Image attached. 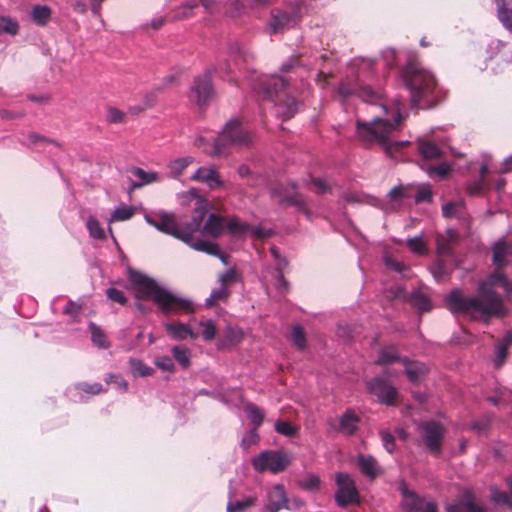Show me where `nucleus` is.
Returning a JSON list of instances; mask_svg holds the SVG:
<instances>
[{"label":"nucleus","mask_w":512,"mask_h":512,"mask_svg":"<svg viewBox=\"0 0 512 512\" xmlns=\"http://www.w3.org/2000/svg\"><path fill=\"white\" fill-rule=\"evenodd\" d=\"M498 286L508 295L512 293V281L503 273L496 271L486 281L480 283L477 296H466L459 289L453 290L446 297L447 307L453 314H463L473 319L487 320L492 316L502 315V298L494 291Z\"/></svg>","instance_id":"obj_1"},{"label":"nucleus","mask_w":512,"mask_h":512,"mask_svg":"<svg viewBox=\"0 0 512 512\" xmlns=\"http://www.w3.org/2000/svg\"><path fill=\"white\" fill-rule=\"evenodd\" d=\"M381 109L385 117L377 116L371 121L357 120L356 132L361 140L377 143L388 156L396 157V154L410 143L393 138V133L398 130L403 120L402 103L397 99L390 110L385 105H382Z\"/></svg>","instance_id":"obj_2"},{"label":"nucleus","mask_w":512,"mask_h":512,"mask_svg":"<svg viewBox=\"0 0 512 512\" xmlns=\"http://www.w3.org/2000/svg\"><path fill=\"white\" fill-rule=\"evenodd\" d=\"M129 281L137 298L152 299L163 313L188 314L196 309L192 300L171 293L140 272L130 271Z\"/></svg>","instance_id":"obj_3"},{"label":"nucleus","mask_w":512,"mask_h":512,"mask_svg":"<svg viewBox=\"0 0 512 512\" xmlns=\"http://www.w3.org/2000/svg\"><path fill=\"white\" fill-rule=\"evenodd\" d=\"M145 219L148 224L155 227L157 230L183 241L196 251L218 256L224 264H227L226 256L219 251L216 244L193 237L192 232L188 230V224L186 226H180L176 221L175 215L160 212L155 216H146Z\"/></svg>","instance_id":"obj_4"},{"label":"nucleus","mask_w":512,"mask_h":512,"mask_svg":"<svg viewBox=\"0 0 512 512\" xmlns=\"http://www.w3.org/2000/svg\"><path fill=\"white\" fill-rule=\"evenodd\" d=\"M288 80L278 75H261L257 77L254 83V89L262 93L264 98L276 103L277 113L283 119L293 117L298 111L299 103L291 96L285 93Z\"/></svg>","instance_id":"obj_5"},{"label":"nucleus","mask_w":512,"mask_h":512,"mask_svg":"<svg viewBox=\"0 0 512 512\" xmlns=\"http://www.w3.org/2000/svg\"><path fill=\"white\" fill-rule=\"evenodd\" d=\"M188 194L194 200V215L191 222L188 223V230L192 232V236L195 237L196 232L214 238L221 235L226 227L225 219L218 214L211 213L205 224L202 225L207 212L213 208V205L207 198L198 195L195 189L189 191Z\"/></svg>","instance_id":"obj_6"},{"label":"nucleus","mask_w":512,"mask_h":512,"mask_svg":"<svg viewBox=\"0 0 512 512\" xmlns=\"http://www.w3.org/2000/svg\"><path fill=\"white\" fill-rule=\"evenodd\" d=\"M403 77L414 105L428 98L436 87L435 77L419 63H410L403 71Z\"/></svg>","instance_id":"obj_7"},{"label":"nucleus","mask_w":512,"mask_h":512,"mask_svg":"<svg viewBox=\"0 0 512 512\" xmlns=\"http://www.w3.org/2000/svg\"><path fill=\"white\" fill-rule=\"evenodd\" d=\"M253 141V134L238 119L230 120L215 140L213 149L205 148V153L218 156L228 145L247 146Z\"/></svg>","instance_id":"obj_8"},{"label":"nucleus","mask_w":512,"mask_h":512,"mask_svg":"<svg viewBox=\"0 0 512 512\" xmlns=\"http://www.w3.org/2000/svg\"><path fill=\"white\" fill-rule=\"evenodd\" d=\"M290 463V455L280 450H265L251 459L253 468L260 473L270 471L277 474L285 470Z\"/></svg>","instance_id":"obj_9"},{"label":"nucleus","mask_w":512,"mask_h":512,"mask_svg":"<svg viewBox=\"0 0 512 512\" xmlns=\"http://www.w3.org/2000/svg\"><path fill=\"white\" fill-rule=\"evenodd\" d=\"M418 433L425 447L435 455L441 452L445 428L436 421H423L418 424Z\"/></svg>","instance_id":"obj_10"},{"label":"nucleus","mask_w":512,"mask_h":512,"mask_svg":"<svg viewBox=\"0 0 512 512\" xmlns=\"http://www.w3.org/2000/svg\"><path fill=\"white\" fill-rule=\"evenodd\" d=\"M338 94L344 99L351 95H357L366 102H373L380 97L378 92L371 90L368 86H362L359 79L354 77H347L340 83Z\"/></svg>","instance_id":"obj_11"},{"label":"nucleus","mask_w":512,"mask_h":512,"mask_svg":"<svg viewBox=\"0 0 512 512\" xmlns=\"http://www.w3.org/2000/svg\"><path fill=\"white\" fill-rule=\"evenodd\" d=\"M337 491L335 493L336 503L344 507L350 503L358 502V491L353 479L346 473H337L335 477Z\"/></svg>","instance_id":"obj_12"},{"label":"nucleus","mask_w":512,"mask_h":512,"mask_svg":"<svg viewBox=\"0 0 512 512\" xmlns=\"http://www.w3.org/2000/svg\"><path fill=\"white\" fill-rule=\"evenodd\" d=\"M215 71L216 69L211 68L205 71L203 75L196 77L194 80L190 92V99L199 106L205 105L213 95L211 75Z\"/></svg>","instance_id":"obj_13"},{"label":"nucleus","mask_w":512,"mask_h":512,"mask_svg":"<svg viewBox=\"0 0 512 512\" xmlns=\"http://www.w3.org/2000/svg\"><path fill=\"white\" fill-rule=\"evenodd\" d=\"M264 508L268 512H279L282 509H290L289 498L282 484H275L267 491Z\"/></svg>","instance_id":"obj_14"},{"label":"nucleus","mask_w":512,"mask_h":512,"mask_svg":"<svg viewBox=\"0 0 512 512\" xmlns=\"http://www.w3.org/2000/svg\"><path fill=\"white\" fill-rule=\"evenodd\" d=\"M402 507L405 512H437L432 501L418 497L415 493L402 489Z\"/></svg>","instance_id":"obj_15"},{"label":"nucleus","mask_w":512,"mask_h":512,"mask_svg":"<svg viewBox=\"0 0 512 512\" xmlns=\"http://www.w3.org/2000/svg\"><path fill=\"white\" fill-rule=\"evenodd\" d=\"M190 180L205 184L211 190L218 189L224 184L217 169L214 166L199 167L191 175Z\"/></svg>","instance_id":"obj_16"},{"label":"nucleus","mask_w":512,"mask_h":512,"mask_svg":"<svg viewBox=\"0 0 512 512\" xmlns=\"http://www.w3.org/2000/svg\"><path fill=\"white\" fill-rule=\"evenodd\" d=\"M226 227L229 232L235 236H243L251 234L252 236L262 239L271 235L270 230H265L260 227L251 226L237 218H231L226 222Z\"/></svg>","instance_id":"obj_17"},{"label":"nucleus","mask_w":512,"mask_h":512,"mask_svg":"<svg viewBox=\"0 0 512 512\" xmlns=\"http://www.w3.org/2000/svg\"><path fill=\"white\" fill-rule=\"evenodd\" d=\"M369 392L376 395L381 403L392 404L397 397L396 389L381 378L368 383Z\"/></svg>","instance_id":"obj_18"},{"label":"nucleus","mask_w":512,"mask_h":512,"mask_svg":"<svg viewBox=\"0 0 512 512\" xmlns=\"http://www.w3.org/2000/svg\"><path fill=\"white\" fill-rule=\"evenodd\" d=\"M270 252L275 261V271L272 273L274 285L280 292H285L288 290V282L283 276V271L287 267L288 262L284 257L281 256L277 247L272 246L270 248Z\"/></svg>","instance_id":"obj_19"},{"label":"nucleus","mask_w":512,"mask_h":512,"mask_svg":"<svg viewBox=\"0 0 512 512\" xmlns=\"http://www.w3.org/2000/svg\"><path fill=\"white\" fill-rule=\"evenodd\" d=\"M164 327L169 336L177 341L186 340L188 338L197 339L199 337V333L193 330L188 323L166 322Z\"/></svg>","instance_id":"obj_20"},{"label":"nucleus","mask_w":512,"mask_h":512,"mask_svg":"<svg viewBox=\"0 0 512 512\" xmlns=\"http://www.w3.org/2000/svg\"><path fill=\"white\" fill-rule=\"evenodd\" d=\"M297 18L283 11H275L269 23V27L273 33H281L295 26Z\"/></svg>","instance_id":"obj_21"},{"label":"nucleus","mask_w":512,"mask_h":512,"mask_svg":"<svg viewBox=\"0 0 512 512\" xmlns=\"http://www.w3.org/2000/svg\"><path fill=\"white\" fill-rule=\"evenodd\" d=\"M401 365L411 383L420 382L427 373L426 365L419 361H410L408 358L404 357L403 360H401Z\"/></svg>","instance_id":"obj_22"},{"label":"nucleus","mask_w":512,"mask_h":512,"mask_svg":"<svg viewBox=\"0 0 512 512\" xmlns=\"http://www.w3.org/2000/svg\"><path fill=\"white\" fill-rule=\"evenodd\" d=\"M131 175L136 179L132 183L133 188H139L144 185L156 183L161 181V176L155 171H145L141 168H132Z\"/></svg>","instance_id":"obj_23"},{"label":"nucleus","mask_w":512,"mask_h":512,"mask_svg":"<svg viewBox=\"0 0 512 512\" xmlns=\"http://www.w3.org/2000/svg\"><path fill=\"white\" fill-rule=\"evenodd\" d=\"M195 161L192 156H185L172 159L167 164L168 177L177 179L179 178L184 170Z\"/></svg>","instance_id":"obj_24"},{"label":"nucleus","mask_w":512,"mask_h":512,"mask_svg":"<svg viewBox=\"0 0 512 512\" xmlns=\"http://www.w3.org/2000/svg\"><path fill=\"white\" fill-rule=\"evenodd\" d=\"M495 2L499 21L512 33V0H495Z\"/></svg>","instance_id":"obj_25"},{"label":"nucleus","mask_w":512,"mask_h":512,"mask_svg":"<svg viewBox=\"0 0 512 512\" xmlns=\"http://www.w3.org/2000/svg\"><path fill=\"white\" fill-rule=\"evenodd\" d=\"M359 422L358 416L352 410H347L340 418H339V427L338 431L345 435H352L356 429L357 424Z\"/></svg>","instance_id":"obj_26"},{"label":"nucleus","mask_w":512,"mask_h":512,"mask_svg":"<svg viewBox=\"0 0 512 512\" xmlns=\"http://www.w3.org/2000/svg\"><path fill=\"white\" fill-rule=\"evenodd\" d=\"M95 394V386L85 382L77 383L69 388V395L74 401H85Z\"/></svg>","instance_id":"obj_27"},{"label":"nucleus","mask_w":512,"mask_h":512,"mask_svg":"<svg viewBox=\"0 0 512 512\" xmlns=\"http://www.w3.org/2000/svg\"><path fill=\"white\" fill-rule=\"evenodd\" d=\"M447 512H486L483 508L477 506L470 494L464 496L463 501L447 506Z\"/></svg>","instance_id":"obj_28"},{"label":"nucleus","mask_w":512,"mask_h":512,"mask_svg":"<svg viewBox=\"0 0 512 512\" xmlns=\"http://www.w3.org/2000/svg\"><path fill=\"white\" fill-rule=\"evenodd\" d=\"M418 151L425 160L438 159L442 154L441 149L435 143L428 140H419Z\"/></svg>","instance_id":"obj_29"},{"label":"nucleus","mask_w":512,"mask_h":512,"mask_svg":"<svg viewBox=\"0 0 512 512\" xmlns=\"http://www.w3.org/2000/svg\"><path fill=\"white\" fill-rule=\"evenodd\" d=\"M136 212V207L132 205L120 204L111 213L108 219L109 223L122 222L131 219Z\"/></svg>","instance_id":"obj_30"},{"label":"nucleus","mask_w":512,"mask_h":512,"mask_svg":"<svg viewBox=\"0 0 512 512\" xmlns=\"http://www.w3.org/2000/svg\"><path fill=\"white\" fill-rule=\"evenodd\" d=\"M512 253V246L505 241L500 240L493 246V262L497 266H502L507 256Z\"/></svg>","instance_id":"obj_31"},{"label":"nucleus","mask_w":512,"mask_h":512,"mask_svg":"<svg viewBox=\"0 0 512 512\" xmlns=\"http://www.w3.org/2000/svg\"><path fill=\"white\" fill-rule=\"evenodd\" d=\"M358 465L361 472L370 478H374L379 473V466L371 456L360 455L358 458Z\"/></svg>","instance_id":"obj_32"},{"label":"nucleus","mask_w":512,"mask_h":512,"mask_svg":"<svg viewBox=\"0 0 512 512\" xmlns=\"http://www.w3.org/2000/svg\"><path fill=\"white\" fill-rule=\"evenodd\" d=\"M171 353L182 369H187L190 366L192 353L189 348L176 345L171 348Z\"/></svg>","instance_id":"obj_33"},{"label":"nucleus","mask_w":512,"mask_h":512,"mask_svg":"<svg viewBox=\"0 0 512 512\" xmlns=\"http://www.w3.org/2000/svg\"><path fill=\"white\" fill-rule=\"evenodd\" d=\"M404 357H400L394 347H387L381 350L380 355L376 361L378 365H389L393 363L401 364V360Z\"/></svg>","instance_id":"obj_34"},{"label":"nucleus","mask_w":512,"mask_h":512,"mask_svg":"<svg viewBox=\"0 0 512 512\" xmlns=\"http://www.w3.org/2000/svg\"><path fill=\"white\" fill-rule=\"evenodd\" d=\"M198 326L201 329L197 331L199 333V337L201 336L204 341H212L216 335V325L210 319H202L198 322Z\"/></svg>","instance_id":"obj_35"},{"label":"nucleus","mask_w":512,"mask_h":512,"mask_svg":"<svg viewBox=\"0 0 512 512\" xmlns=\"http://www.w3.org/2000/svg\"><path fill=\"white\" fill-rule=\"evenodd\" d=\"M456 233L454 230H448L444 235H439L437 237V250L441 255H446L449 253L451 244L455 240Z\"/></svg>","instance_id":"obj_36"},{"label":"nucleus","mask_w":512,"mask_h":512,"mask_svg":"<svg viewBox=\"0 0 512 512\" xmlns=\"http://www.w3.org/2000/svg\"><path fill=\"white\" fill-rule=\"evenodd\" d=\"M84 300L80 299L79 301L69 300L65 308L63 309V313L70 316L73 322L80 321V315L83 312Z\"/></svg>","instance_id":"obj_37"},{"label":"nucleus","mask_w":512,"mask_h":512,"mask_svg":"<svg viewBox=\"0 0 512 512\" xmlns=\"http://www.w3.org/2000/svg\"><path fill=\"white\" fill-rule=\"evenodd\" d=\"M244 337V333L242 329L239 327H228L225 331V339L223 340L221 346L225 347L227 345H237L242 341Z\"/></svg>","instance_id":"obj_38"},{"label":"nucleus","mask_w":512,"mask_h":512,"mask_svg":"<svg viewBox=\"0 0 512 512\" xmlns=\"http://www.w3.org/2000/svg\"><path fill=\"white\" fill-rule=\"evenodd\" d=\"M51 11L46 5H36L33 7L31 17L38 25H45L50 19Z\"/></svg>","instance_id":"obj_39"},{"label":"nucleus","mask_w":512,"mask_h":512,"mask_svg":"<svg viewBox=\"0 0 512 512\" xmlns=\"http://www.w3.org/2000/svg\"><path fill=\"white\" fill-rule=\"evenodd\" d=\"M442 212L447 218L462 217L464 214V203L462 200L446 203L442 207Z\"/></svg>","instance_id":"obj_40"},{"label":"nucleus","mask_w":512,"mask_h":512,"mask_svg":"<svg viewBox=\"0 0 512 512\" xmlns=\"http://www.w3.org/2000/svg\"><path fill=\"white\" fill-rule=\"evenodd\" d=\"M256 501L257 498L253 496L235 502L230 501L227 504V512H245L246 509L254 506Z\"/></svg>","instance_id":"obj_41"},{"label":"nucleus","mask_w":512,"mask_h":512,"mask_svg":"<svg viewBox=\"0 0 512 512\" xmlns=\"http://www.w3.org/2000/svg\"><path fill=\"white\" fill-rule=\"evenodd\" d=\"M510 492H500L497 489H492L491 499L498 505H507L512 508V479L508 482Z\"/></svg>","instance_id":"obj_42"},{"label":"nucleus","mask_w":512,"mask_h":512,"mask_svg":"<svg viewBox=\"0 0 512 512\" xmlns=\"http://www.w3.org/2000/svg\"><path fill=\"white\" fill-rule=\"evenodd\" d=\"M18 30L19 24L16 20L6 16L0 17V34L5 33L14 36L18 33Z\"/></svg>","instance_id":"obj_43"},{"label":"nucleus","mask_w":512,"mask_h":512,"mask_svg":"<svg viewBox=\"0 0 512 512\" xmlns=\"http://www.w3.org/2000/svg\"><path fill=\"white\" fill-rule=\"evenodd\" d=\"M244 410L247 413L249 420L257 429L263 421L264 414L262 410L251 403L245 405Z\"/></svg>","instance_id":"obj_44"},{"label":"nucleus","mask_w":512,"mask_h":512,"mask_svg":"<svg viewBox=\"0 0 512 512\" xmlns=\"http://www.w3.org/2000/svg\"><path fill=\"white\" fill-rule=\"evenodd\" d=\"M130 368L134 376H149L153 373V369L138 359H130Z\"/></svg>","instance_id":"obj_45"},{"label":"nucleus","mask_w":512,"mask_h":512,"mask_svg":"<svg viewBox=\"0 0 512 512\" xmlns=\"http://www.w3.org/2000/svg\"><path fill=\"white\" fill-rule=\"evenodd\" d=\"M201 2L204 8L207 11H212L213 6L215 4L214 0H189L183 6V12L181 13L182 17H188L190 13L187 10H191L194 7L198 6V3Z\"/></svg>","instance_id":"obj_46"},{"label":"nucleus","mask_w":512,"mask_h":512,"mask_svg":"<svg viewBox=\"0 0 512 512\" xmlns=\"http://www.w3.org/2000/svg\"><path fill=\"white\" fill-rule=\"evenodd\" d=\"M154 364L164 372L173 373L175 371V364L169 356H157L154 360Z\"/></svg>","instance_id":"obj_47"},{"label":"nucleus","mask_w":512,"mask_h":512,"mask_svg":"<svg viewBox=\"0 0 512 512\" xmlns=\"http://www.w3.org/2000/svg\"><path fill=\"white\" fill-rule=\"evenodd\" d=\"M156 97H157V95H156L155 91L146 92L144 95L143 102L138 106L132 107L131 110L138 113V112H142L148 108H151L156 102Z\"/></svg>","instance_id":"obj_48"},{"label":"nucleus","mask_w":512,"mask_h":512,"mask_svg":"<svg viewBox=\"0 0 512 512\" xmlns=\"http://www.w3.org/2000/svg\"><path fill=\"white\" fill-rule=\"evenodd\" d=\"M299 485L305 490L314 491L319 488L320 479L314 474H308L299 482Z\"/></svg>","instance_id":"obj_49"},{"label":"nucleus","mask_w":512,"mask_h":512,"mask_svg":"<svg viewBox=\"0 0 512 512\" xmlns=\"http://www.w3.org/2000/svg\"><path fill=\"white\" fill-rule=\"evenodd\" d=\"M126 115L121 110L115 107H108L106 112V121L108 123H123L125 122Z\"/></svg>","instance_id":"obj_50"},{"label":"nucleus","mask_w":512,"mask_h":512,"mask_svg":"<svg viewBox=\"0 0 512 512\" xmlns=\"http://www.w3.org/2000/svg\"><path fill=\"white\" fill-rule=\"evenodd\" d=\"M384 261L387 268L394 270L403 276H406V273L409 269L405 266L404 263L393 259L388 255L385 256Z\"/></svg>","instance_id":"obj_51"},{"label":"nucleus","mask_w":512,"mask_h":512,"mask_svg":"<svg viewBox=\"0 0 512 512\" xmlns=\"http://www.w3.org/2000/svg\"><path fill=\"white\" fill-rule=\"evenodd\" d=\"M291 338H292L294 345L298 349L302 350L305 348V345H306L305 334L300 326L293 327V329L291 331Z\"/></svg>","instance_id":"obj_52"},{"label":"nucleus","mask_w":512,"mask_h":512,"mask_svg":"<svg viewBox=\"0 0 512 512\" xmlns=\"http://www.w3.org/2000/svg\"><path fill=\"white\" fill-rule=\"evenodd\" d=\"M407 245L413 253L424 254L426 252V245L421 236L409 238Z\"/></svg>","instance_id":"obj_53"},{"label":"nucleus","mask_w":512,"mask_h":512,"mask_svg":"<svg viewBox=\"0 0 512 512\" xmlns=\"http://www.w3.org/2000/svg\"><path fill=\"white\" fill-rule=\"evenodd\" d=\"M228 295V290L225 286L221 285L220 287L214 289L211 292V295L209 298L206 299V305L212 306L215 302L219 300L226 299Z\"/></svg>","instance_id":"obj_54"},{"label":"nucleus","mask_w":512,"mask_h":512,"mask_svg":"<svg viewBox=\"0 0 512 512\" xmlns=\"http://www.w3.org/2000/svg\"><path fill=\"white\" fill-rule=\"evenodd\" d=\"M412 304L417 307L420 311H428L430 310V301L429 299L421 294L414 293L411 297Z\"/></svg>","instance_id":"obj_55"},{"label":"nucleus","mask_w":512,"mask_h":512,"mask_svg":"<svg viewBox=\"0 0 512 512\" xmlns=\"http://www.w3.org/2000/svg\"><path fill=\"white\" fill-rule=\"evenodd\" d=\"M259 441V435L257 433V429L254 428L248 431L242 438L241 447L245 450L249 449L251 446L256 445Z\"/></svg>","instance_id":"obj_56"},{"label":"nucleus","mask_w":512,"mask_h":512,"mask_svg":"<svg viewBox=\"0 0 512 512\" xmlns=\"http://www.w3.org/2000/svg\"><path fill=\"white\" fill-rule=\"evenodd\" d=\"M216 139H217V137L212 136V135L211 136L200 135L195 139L194 144L198 148H201L203 150V152H205V148H207V149L214 148Z\"/></svg>","instance_id":"obj_57"},{"label":"nucleus","mask_w":512,"mask_h":512,"mask_svg":"<svg viewBox=\"0 0 512 512\" xmlns=\"http://www.w3.org/2000/svg\"><path fill=\"white\" fill-rule=\"evenodd\" d=\"M272 196H281V201H287V202H290L294 205H297L299 206L300 208L304 209V203L302 200H299L297 195L295 194H290L288 192H279L277 191L276 189H273L272 192H271Z\"/></svg>","instance_id":"obj_58"},{"label":"nucleus","mask_w":512,"mask_h":512,"mask_svg":"<svg viewBox=\"0 0 512 512\" xmlns=\"http://www.w3.org/2000/svg\"><path fill=\"white\" fill-rule=\"evenodd\" d=\"M106 383L112 385L118 391L124 392L127 390V382L119 375H109L106 378Z\"/></svg>","instance_id":"obj_59"},{"label":"nucleus","mask_w":512,"mask_h":512,"mask_svg":"<svg viewBox=\"0 0 512 512\" xmlns=\"http://www.w3.org/2000/svg\"><path fill=\"white\" fill-rule=\"evenodd\" d=\"M275 430L279 434L289 437L296 434V429L292 427L288 422L283 421H277L275 423Z\"/></svg>","instance_id":"obj_60"},{"label":"nucleus","mask_w":512,"mask_h":512,"mask_svg":"<svg viewBox=\"0 0 512 512\" xmlns=\"http://www.w3.org/2000/svg\"><path fill=\"white\" fill-rule=\"evenodd\" d=\"M107 298L113 302L124 304L126 302V298L122 291L115 289V288H109L106 291Z\"/></svg>","instance_id":"obj_61"},{"label":"nucleus","mask_w":512,"mask_h":512,"mask_svg":"<svg viewBox=\"0 0 512 512\" xmlns=\"http://www.w3.org/2000/svg\"><path fill=\"white\" fill-rule=\"evenodd\" d=\"M236 270L233 268L228 269L226 272L219 275V282L221 285L225 286L236 279Z\"/></svg>","instance_id":"obj_62"},{"label":"nucleus","mask_w":512,"mask_h":512,"mask_svg":"<svg viewBox=\"0 0 512 512\" xmlns=\"http://www.w3.org/2000/svg\"><path fill=\"white\" fill-rule=\"evenodd\" d=\"M380 436L383 442L384 448L391 453L394 450V438L393 436L387 432V431H381Z\"/></svg>","instance_id":"obj_63"},{"label":"nucleus","mask_w":512,"mask_h":512,"mask_svg":"<svg viewBox=\"0 0 512 512\" xmlns=\"http://www.w3.org/2000/svg\"><path fill=\"white\" fill-rule=\"evenodd\" d=\"M507 349L505 345H496V357H495V365L501 366L507 356Z\"/></svg>","instance_id":"obj_64"}]
</instances>
